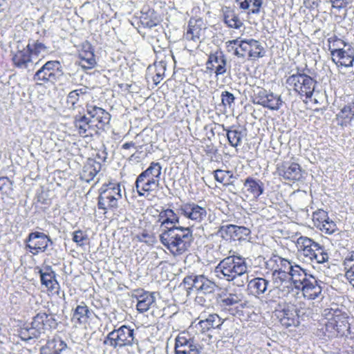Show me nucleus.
<instances>
[{
  "label": "nucleus",
  "instance_id": "obj_1",
  "mask_svg": "<svg viewBox=\"0 0 354 354\" xmlns=\"http://www.w3.org/2000/svg\"><path fill=\"white\" fill-rule=\"evenodd\" d=\"M161 233L160 243L174 255L187 252L193 241V230L189 227L176 226L178 215L171 209L162 210L158 216Z\"/></svg>",
  "mask_w": 354,
  "mask_h": 354
},
{
  "label": "nucleus",
  "instance_id": "obj_2",
  "mask_svg": "<svg viewBox=\"0 0 354 354\" xmlns=\"http://www.w3.org/2000/svg\"><path fill=\"white\" fill-rule=\"evenodd\" d=\"M215 272L220 279L234 281L237 286H243L248 281V266L240 256L225 257L217 265Z\"/></svg>",
  "mask_w": 354,
  "mask_h": 354
},
{
  "label": "nucleus",
  "instance_id": "obj_3",
  "mask_svg": "<svg viewBox=\"0 0 354 354\" xmlns=\"http://www.w3.org/2000/svg\"><path fill=\"white\" fill-rule=\"evenodd\" d=\"M326 321L321 328L324 335L329 338L344 335L350 329L348 316L345 312L335 308H327L322 312Z\"/></svg>",
  "mask_w": 354,
  "mask_h": 354
},
{
  "label": "nucleus",
  "instance_id": "obj_4",
  "mask_svg": "<svg viewBox=\"0 0 354 354\" xmlns=\"http://www.w3.org/2000/svg\"><path fill=\"white\" fill-rule=\"evenodd\" d=\"M161 172L160 163L152 162L146 170L138 175L135 185L139 196H145V192L149 194L158 189Z\"/></svg>",
  "mask_w": 354,
  "mask_h": 354
},
{
  "label": "nucleus",
  "instance_id": "obj_5",
  "mask_svg": "<svg viewBox=\"0 0 354 354\" xmlns=\"http://www.w3.org/2000/svg\"><path fill=\"white\" fill-rule=\"evenodd\" d=\"M296 245L298 252L307 261L324 263L329 259V255L325 247L310 238L303 236L299 237Z\"/></svg>",
  "mask_w": 354,
  "mask_h": 354
},
{
  "label": "nucleus",
  "instance_id": "obj_6",
  "mask_svg": "<svg viewBox=\"0 0 354 354\" xmlns=\"http://www.w3.org/2000/svg\"><path fill=\"white\" fill-rule=\"evenodd\" d=\"M103 344L113 348H122L138 344V341L135 338L134 329L129 326L122 325L109 333Z\"/></svg>",
  "mask_w": 354,
  "mask_h": 354
},
{
  "label": "nucleus",
  "instance_id": "obj_7",
  "mask_svg": "<svg viewBox=\"0 0 354 354\" xmlns=\"http://www.w3.org/2000/svg\"><path fill=\"white\" fill-rule=\"evenodd\" d=\"M63 68L57 60L46 62L34 75L33 80L37 84H55L63 76Z\"/></svg>",
  "mask_w": 354,
  "mask_h": 354
},
{
  "label": "nucleus",
  "instance_id": "obj_8",
  "mask_svg": "<svg viewBox=\"0 0 354 354\" xmlns=\"http://www.w3.org/2000/svg\"><path fill=\"white\" fill-rule=\"evenodd\" d=\"M183 284L188 294L196 291V294L209 297L214 293L217 286L203 274L189 275L184 278Z\"/></svg>",
  "mask_w": 354,
  "mask_h": 354
},
{
  "label": "nucleus",
  "instance_id": "obj_9",
  "mask_svg": "<svg viewBox=\"0 0 354 354\" xmlns=\"http://www.w3.org/2000/svg\"><path fill=\"white\" fill-rule=\"evenodd\" d=\"M286 84L287 87L309 99L315 90V82L309 75L297 71L286 78Z\"/></svg>",
  "mask_w": 354,
  "mask_h": 354
},
{
  "label": "nucleus",
  "instance_id": "obj_10",
  "mask_svg": "<svg viewBox=\"0 0 354 354\" xmlns=\"http://www.w3.org/2000/svg\"><path fill=\"white\" fill-rule=\"evenodd\" d=\"M178 213L196 223L205 221L207 216V208L203 203L189 202L183 203L178 208Z\"/></svg>",
  "mask_w": 354,
  "mask_h": 354
},
{
  "label": "nucleus",
  "instance_id": "obj_11",
  "mask_svg": "<svg viewBox=\"0 0 354 354\" xmlns=\"http://www.w3.org/2000/svg\"><path fill=\"white\" fill-rule=\"evenodd\" d=\"M75 130L82 138L93 137L99 134V127L85 114L79 113L73 116Z\"/></svg>",
  "mask_w": 354,
  "mask_h": 354
},
{
  "label": "nucleus",
  "instance_id": "obj_12",
  "mask_svg": "<svg viewBox=\"0 0 354 354\" xmlns=\"http://www.w3.org/2000/svg\"><path fill=\"white\" fill-rule=\"evenodd\" d=\"M26 248L33 255L40 252H44L48 246L52 243L51 239L44 233L39 232H30L26 239Z\"/></svg>",
  "mask_w": 354,
  "mask_h": 354
},
{
  "label": "nucleus",
  "instance_id": "obj_13",
  "mask_svg": "<svg viewBox=\"0 0 354 354\" xmlns=\"http://www.w3.org/2000/svg\"><path fill=\"white\" fill-rule=\"evenodd\" d=\"M272 281L273 288L270 290V292L276 293L279 297H286L292 290L289 274L276 270L272 271Z\"/></svg>",
  "mask_w": 354,
  "mask_h": 354
},
{
  "label": "nucleus",
  "instance_id": "obj_14",
  "mask_svg": "<svg viewBox=\"0 0 354 354\" xmlns=\"http://www.w3.org/2000/svg\"><path fill=\"white\" fill-rule=\"evenodd\" d=\"M274 313L280 324L286 328L297 326L299 323L297 309L293 305L280 306Z\"/></svg>",
  "mask_w": 354,
  "mask_h": 354
},
{
  "label": "nucleus",
  "instance_id": "obj_15",
  "mask_svg": "<svg viewBox=\"0 0 354 354\" xmlns=\"http://www.w3.org/2000/svg\"><path fill=\"white\" fill-rule=\"evenodd\" d=\"M243 299L241 294H229L221 299L220 306L230 315H236L246 306Z\"/></svg>",
  "mask_w": 354,
  "mask_h": 354
},
{
  "label": "nucleus",
  "instance_id": "obj_16",
  "mask_svg": "<svg viewBox=\"0 0 354 354\" xmlns=\"http://www.w3.org/2000/svg\"><path fill=\"white\" fill-rule=\"evenodd\" d=\"M198 319H200V321L196 327L201 333H205L211 329H221L225 320L216 313H211L207 315L205 313H201Z\"/></svg>",
  "mask_w": 354,
  "mask_h": 354
},
{
  "label": "nucleus",
  "instance_id": "obj_17",
  "mask_svg": "<svg viewBox=\"0 0 354 354\" xmlns=\"http://www.w3.org/2000/svg\"><path fill=\"white\" fill-rule=\"evenodd\" d=\"M332 60L336 64L345 67H350L353 66L354 62V49L348 46L346 49L344 48H332L329 47Z\"/></svg>",
  "mask_w": 354,
  "mask_h": 354
},
{
  "label": "nucleus",
  "instance_id": "obj_18",
  "mask_svg": "<svg viewBox=\"0 0 354 354\" xmlns=\"http://www.w3.org/2000/svg\"><path fill=\"white\" fill-rule=\"evenodd\" d=\"M86 107L91 120H94V124L99 127V131L104 130L109 124L111 115L104 109L95 105L87 104Z\"/></svg>",
  "mask_w": 354,
  "mask_h": 354
},
{
  "label": "nucleus",
  "instance_id": "obj_19",
  "mask_svg": "<svg viewBox=\"0 0 354 354\" xmlns=\"http://www.w3.org/2000/svg\"><path fill=\"white\" fill-rule=\"evenodd\" d=\"M256 103L271 110H278L282 104L281 97L265 89L260 90L255 97Z\"/></svg>",
  "mask_w": 354,
  "mask_h": 354
},
{
  "label": "nucleus",
  "instance_id": "obj_20",
  "mask_svg": "<svg viewBox=\"0 0 354 354\" xmlns=\"http://www.w3.org/2000/svg\"><path fill=\"white\" fill-rule=\"evenodd\" d=\"M205 30V24L201 19H191L184 35L185 39L194 43L201 42Z\"/></svg>",
  "mask_w": 354,
  "mask_h": 354
},
{
  "label": "nucleus",
  "instance_id": "obj_21",
  "mask_svg": "<svg viewBox=\"0 0 354 354\" xmlns=\"http://www.w3.org/2000/svg\"><path fill=\"white\" fill-rule=\"evenodd\" d=\"M206 64L207 69H215L216 77L224 75L227 72V59L222 51L210 54Z\"/></svg>",
  "mask_w": 354,
  "mask_h": 354
},
{
  "label": "nucleus",
  "instance_id": "obj_22",
  "mask_svg": "<svg viewBox=\"0 0 354 354\" xmlns=\"http://www.w3.org/2000/svg\"><path fill=\"white\" fill-rule=\"evenodd\" d=\"M188 336L187 333H181L176 337L175 354H193V351L200 353L196 346L194 344V340Z\"/></svg>",
  "mask_w": 354,
  "mask_h": 354
},
{
  "label": "nucleus",
  "instance_id": "obj_23",
  "mask_svg": "<svg viewBox=\"0 0 354 354\" xmlns=\"http://www.w3.org/2000/svg\"><path fill=\"white\" fill-rule=\"evenodd\" d=\"M278 174L284 179L299 180L302 177L300 165L295 162H284L277 168Z\"/></svg>",
  "mask_w": 354,
  "mask_h": 354
},
{
  "label": "nucleus",
  "instance_id": "obj_24",
  "mask_svg": "<svg viewBox=\"0 0 354 354\" xmlns=\"http://www.w3.org/2000/svg\"><path fill=\"white\" fill-rule=\"evenodd\" d=\"M154 292L143 290H136L133 294L137 300L136 308L140 313H145L155 306L156 297Z\"/></svg>",
  "mask_w": 354,
  "mask_h": 354
},
{
  "label": "nucleus",
  "instance_id": "obj_25",
  "mask_svg": "<svg viewBox=\"0 0 354 354\" xmlns=\"http://www.w3.org/2000/svg\"><path fill=\"white\" fill-rule=\"evenodd\" d=\"M299 290L301 291L304 297L309 300H314L322 297V288L313 275Z\"/></svg>",
  "mask_w": 354,
  "mask_h": 354
},
{
  "label": "nucleus",
  "instance_id": "obj_26",
  "mask_svg": "<svg viewBox=\"0 0 354 354\" xmlns=\"http://www.w3.org/2000/svg\"><path fill=\"white\" fill-rule=\"evenodd\" d=\"M295 262L282 258L278 255H274L268 261L267 265L272 271L283 272L290 274L294 267Z\"/></svg>",
  "mask_w": 354,
  "mask_h": 354
},
{
  "label": "nucleus",
  "instance_id": "obj_27",
  "mask_svg": "<svg viewBox=\"0 0 354 354\" xmlns=\"http://www.w3.org/2000/svg\"><path fill=\"white\" fill-rule=\"evenodd\" d=\"M289 274L292 286H294L296 289H299L309 277L312 276L308 274L306 270L296 263H294V267L292 268Z\"/></svg>",
  "mask_w": 354,
  "mask_h": 354
},
{
  "label": "nucleus",
  "instance_id": "obj_28",
  "mask_svg": "<svg viewBox=\"0 0 354 354\" xmlns=\"http://www.w3.org/2000/svg\"><path fill=\"white\" fill-rule=\"evenodd\" d=\"M30 50L26 46L22 49H18L13 55L12 60L13 64L19 68L26 69L32 62Z\"/></svg>",
  "mask_w": 354,
  "mask_h": 354
},
{
  "label": "nucleus",
  "instance_id": "obj_29",
  "mask_svg": "<svg viewBox=\"0 0 354 354\" xmlns=\"http://www.w3.org/2000/svg\"><path fill=\"white\" fill-rule=\"evenodd\" d=\"M41 284L49 290H55L59 288V283L55 279V273L51 266H46L39 270Z\"/></svg>",
  "mask_w": 354,
  "mask_h": 354
},
{
  "label": "nucleus",
  "instance_id": "obj_30",
  "mask_svg": "<svg viewBox=\"0 0 354 354\" xmlns=\"http://www.w3.org/2000/svg\"><path fill=\"white\" fill-rule=\"evenodd\" d=\"M101 168L102 165L99 162L93 159H88L86 164L84 166L82 173L81 174V178L89 183L94 179L101 170Z\"/></svg>",
  "mask_w": 354,
  "mask_h": 354
},
{
  "label": "nucleus",
  "instance_id": "obj_31",
  "mask_svg": "<svg viewBox=\"0 0 354 354\" xmlns=\"http://www.w3.org/2000/svg\"><path fill=\"white\" fill-rule=\"evenodd\" d=\"M247 283L248 290L255 296L266 293L270 284V281L263 277H255L250 281L248 280Z\"/></svg>",
  "mask_w": 354,
  "mask_h": 354
},
{
  "label": "nucleus",
  "instance_id": "obj_32",
  "mask_svg": "<svg viewBox=\"0 0 354 354\" xmlns=\"http://www.w3.org/2000/svg\"><path fill=\"white\" fill-rule=\"evenodd\" d=\"M354 118V102L344 105L337 114V124L341 127L348 126Z\"/></svg>",
  "mask_w": 354,
  "mask_h": 354
},
{
  "label": "nucleus",
  "instance_id": "obj_33",
  "mask_svg": "<svg viewBox=\"0 0 354 354\" xmlns=\"http://www.w3.org/2000/svg\"><path fill=\"white\" fill-rule=\"evenodd\" d=\"M66 347V344L61 339H53L41 348L40 354H62Z\"/></svg>",
  "mask_w": 354,
  "mask_h": 354
},
{
  "label": "nucleus",
  "instance_id": "obj_34",
  "mask_svg": "<svg viewBox=\"0 0 354 354\" xmlns=\"http://www.w3.org/2000/svg\"><path fill=\"white\" fill-rule=\"evenodd\" d=\"M118 205V201L109 193H105L101 191L98 196L97 207L99 209L104 210V214L108 209H116Z\"/></svg>",
  "mask_w": 354,
  "mask_h": 354
},
{
  "label": "nucleus",
  "instance_id": "obj_35",
  "mask_svg": "<svg viewBox=\"0 0 354 354\" xmlns=\"http://www.w3.org/2000/svg\"><path fill=\"white\" fill-rule=\"evenodd\" d=\"M84 48L85 49L82 50L79 54L81 60L80 64L82 68H92L96 64V62L94 53L91 50V46L90 44H87L84 46Z\"/></svg>",
  "mask_w": 354,
  "mask_h": 354
},
{
  "label": "nucleus",
  "instance_id": "obj_36",
  "mask_svg": "<svg viewBox=\"0 0 354 354\" xmlns=\"http://www.w3.org/2000/svg\"><path fill=\"white\" fill-rule=\"evenodd\" d=\"M244 186L247 192L255 198L261 196L264 191L263 183L260 180L254 179L251 177L245 180Z\"/></svg>",
  "mask_w": 354,
  "mask_h": 354
},
{
  "label": "nucleus",
  "instance_id": "obj_37",
  "mask_svg": "<svg viewBox=\"0 0 354 354\" xmlns=\"http://www.w3.org/2000/svg\"><path fill=\"white\" fill-rule=\"evenodd\" d=\"M91 313L92 312L88 306L84 302H81L74 310L73 319H77V323L80 324H85L87 322L88 319L91 317Z\"/></svg>",
  "mask_w": 354,
  "mask_h": 354
},
{
  "label": "nucleus",
  "instance_id": "obj_38",
  "mask_svg": "<svg viewBox=\"0 0 354 354\" xmlns=\"http://www.w3.org/2000/svg\"><path fill=\"white\" fill-rule=\"evenodd\" d=\"M248 55L252 59H256L264 56V48L261 43L255 39H248Z\"/></svg>",
  "mask_w": 354,
  "mask_h": 354
},
{
  "label": "nucleus",
  "instance_id": "obj_39",
  "mask_svg": "<svg viewBox=\"0 0 354 354\" xmlns=\"http://www.w3.org/2000/svg\"><path fill=\"white\" fill-rule=\"evenodd\" d=\"M345 276L354 287V251L348 254L344 261Z\"/></svg>",
  "mask_w": 354,
  "mask_h": 354
},
{
  "label": "nucleus",
  "instance_id": "obj_40",
  "mask_svg": "<svg viewBox=\"0 0 354 354\" xmlns=\"http://www.w3.org/2000/svg\"><path fill=\"white\" fill-rule=\"evenodd\" d=\"M245 136V130L232 129L227 130V137L230 145L236 147L241 145L243 138Z\"/></svg>",
  "mask_w": 354,
  "mask_h": 354
},
{
  "label": "nucleus",
  "instance_id": "obj_41",
  "mask_svg": "<svg viewBox=\"0 0 354 354\" xmlns=\"http://www.w3.org/2000/svg\"><path fill=\"white\" fill-rule=\"evenodd\" d=\"M88 88L83 86L80 88L73 90L71 91L66 100V103L70 106V109H75L77 108V103L78 102L81 96L87 93Z\"/></svg>",
  "mask_w": 354,
  "mask_h": 354
},
{
  "label": "nucleus",
  "instance_id": "obj_42",
  "mask_svg": "<svg viewBox=\"0 0 354 354\" xmlns=\"http://www.w3.org/2000/svg\"><path fill=\"white\" fill-rule=\"evenodd\" d=\"M41 331L38 327L32 326L30 328H22L19 332V336L20 338L25 342L30 340L32 339H37L40 337Z\"/></svg>",
  "mask_w": 354,
  "mask_h": 354
},
{
  "label": "nucleus",
  "instance_id": "obj_43",
  "mask_svg": "<svg viewBox=\"0 0 354 354\" xmlns=\"http://www.w3.org/2000/svg\"><path fill=\"white\" fill-rule=\"evenodd\" d=\"M224 22L228 27L235 29H239L243 25L238 15L230 8L224 12Z\"/></svg>",
  "mask_w": 354,
  "mask_h": 354
},
{
  "label": "nucleus",
  "instance_id": "obj_44",
  "mask_svg": "<svg viewBox=\"0 0 354 354\" xmlns=\"http://www.w3.org/2000/svg\"><path fill=\"white\" fill-rule=\"evenodd\" d=\"M214 178L216 181L226 185L232 184V179L234 178V177L230 171L217 169L214 171Z\"/></svg>",
  "mask_w": 354,
  "mask_h": 354
},
{
  "label": "nucleus",
  "instance_id": "obj_45",
  "mask_svg": "<svg viewBox=\"0 0 354 354\" xmlns=\"http://www.w3.org/2000/svg\"><path fill=\"white\" fill-rule=\"evenodd\" d=\"M239 3V6L241 9H248L250 6H252L251 12L252 14H258L260 8L261 7L263 0H236Z\"/></svg>",
  "mask_w": 354,
  "mask_h": 354
},
{
  "label": "nucleus",
  "instance_id": "obj_46",
  "mask_svg": "<svg viewBox=\"0 0 354 354\" xmlns=\"http://www.w3.org/2000/svg\"><path fill=\"white\" fill-rule=\"evenodd\" d=\"M236 225H222L219 230L218 234L220 236L225 240L236 239Z\"/></svg>",
  "mask_w": 354,
  "mask_h": 354
},
{
  "label": "nucleus",
  "instance_id": "obj_47",
  "mask_svg": "<svg viewBox=\"0 0 354 354\" xmlns=\"http://www.w3.org/2000/svg\"><path fill=\"white\" fill-rule=\"evenodd\" d=\"M101 191L105 193H109V194L114 196V198H116L118 201L122 198V190L120 183H109L106 185V188H102Z\"/></svg>",
  "mask_w": 354,
  "mask_h": 354
},
{
  "label": "nucleus",
  "instance_id": "obj_48",
  "mask_svg": "<svg viewBox=\"0 0 354 354\" xmlns=\"http://www.w3.org/2000/svg\"><path fill=\"white\" fill-rule=\"evenodd\" d=\"M49 315H47L46 313H37L33 318L32 322V326L38 327L39 329L44 333L45 328L47 327V320L48 319Z\"/></svg>",
  "mask_w": 354,
  "mask_h": 354
},
{
  "label": "nucleus",
  "instance_id": "obj_49",
  "mask_svg": "<svg viewBox=\"0 0 354 354\" xmlns=\"http://www.w3.org/2000/svg\"><path fill=\"white\" fill-rule=\"evenodd\" d=\"M27 47L30 50V53L36 56L48 52V48L39 41H34L32 44L29 43Z\"/></svg>",
  "mask_w": 354,
  "mask_h": 354
},
{
  "label": "nucleus",
  "instance_id": "obj_50",
  "mask_svg": "<svg viewBox=\"0 0 354 354\" xmlns=\"http://www.w3.org/2000/svg\"><path fill=\"white\" fill-rule=\"evenodd\" d=\"M328 218V213L323 209H318L313 214V222L317 229Z\"/></svg>",
  "mask_w": 354,
  "mask_h": 354
},
{
  "label": "nucleus",
  "instance_id": "obj_51",
  "mask_svg": "<svg viewBox=\"0 0 354 354\" xmlns=\"http://www.w3.org/2000/svg\"><path fill=\"white\" fill-rule=\"evenodd\" d=\"M136 239L140 242H143L149 245H152L156 243L155 236L150 232L147 231H142V232L136 235Z\"/></svg>",
  "mask_w": 354,
  "mask_h": 354
},
{
  "label": "nucleus",
  "instance_id": "obj_52",
  "mask_svg": "<svg viewBox=\"0 0 354 354\" xmlns=\"http://www.w3.org/2000/svg\"><path fill=\"white\" fill-rule=\"evenodd\" d=\"M318 229L326 234H332L337 230L336 223L330 218L328 221H326Z\"/></svg>",
  "mask_w": 354,
  "mask_h": 354
},
{
  "label": "nucleus",
  "instance_id": "obj_53",
  "mask_svg": "<svg viewBox=\"0 0 354 354\" xmlns=\"http://www.w3.org/2000/svg\"><path fill=\"white\" fill-rule=\"evenodd\" d=\"M239 47L234 49V55L238 57L244 58L245 53L248 52V39L241 40L239 44Z\"/></svg>",
  "mask_w": 354,
  "mask_h": 354
},
{
  "label": "nucleus",
  "instance_id": "obj_54",
  "mask_svg": "<svg viewBox=\"0 0 354 354\" xmlns=\"http://www.w3.org/2000/svg\"><path fill=\"white\" fill-rule=\"evenodd\" d=\"M234 100H235V97L234 96V95L227 91H223L222 93H221V101H222V104L224 105V106H228L229 107H231L232 104H234Z\"/></svg>",
  "mask_w": 354,
  "mask_h": 354
},
{
  "label": "nucleus",
  "instance_id": "obj_55",
  "mask_svg": "<svg viewBox=\"0 0 354 354\" xmlns=\"http://www.w3.org/2000/svg\"><path fill=\"white\" fill-rule=\"evenodd\" d=\"M72 239L79 246H82L84 245L85 241L87 240V235L85 234L82 230H77L73 233Z\"/></svg>",
  "mask_w": 354,
  "mask_h": 354
},
{
  "label": "nucleus",
  "instance_id": "obj_56",
  "mask_svg": "<svg viewBox=\"0 0 354 354\" xmlns=\"http://www.w3.org/2000/svg\"><path fill=\"white\" fill-rule=\"evenodd\" d=\"M328 41L330 44H332L333 48H344V47H348V46H349L344 40L337 38V36H333L328 38Z\"/></svg>",
  "mask_w": 354,
  "mask_h": 354
},
{
  "label": "nucleus",
  "instance_id": "obj_57",
  "mask_svg": "<svg viewBox=\"0 0 354 354\" xmlns=\"http://www.w3.org/2000/svg\"><path fill=\"white\" fill-rule=\"evenodd\" d=\"M158 67H159V68L158 69V72L156 73V75L153 77V81L156 85H158L160 83V82L162 80L165 71V66L161 63L158 64Z\"/></svg>",
  "mask_w": 354,
  "mask_h": 354
},
{
  "label": "nucleus",
  "instance_id": "obj_58",
  "mask_svg": "<svg viewBox=\"0 0 354 354\" xmlns=\"http://www.w3.org/2000/svg\"><path fill=\"white\" fill-rule=\"evenodd\" d=\"M236 230V239H241L243 235H248L250 233L249 229L245 227L237 226Z\"/></svg>",
  "mask_w": 354,
  "mask_h": 354
},
{
  "label": "nucleus",
  "instance_id": "obj_59",
  "mask_svg": "<svg viewBox=\"0 0 354 354\" xmlns=\"http://www.w3.org/2000/svg\"><path fill=\"white\" fill-rule=\"evenodd\" d=\"M11 182L7 177L0 178V191H6L7 188H10Z\"/></svg>",
  "mask_w": 354,
  "mask_h": 354
},
{
  "label": "nucleus",
  "instance_id": "obj_60",
  "mask_svg": "<svg viewBox=\"0 0 354 354\" xmlns=\"http://www.w3.org/2000/svg\"><path fill=\"white\" fill-rule=\"evenodd\" d=\"M333 8L340 10L346 6V0H330Z\"/></svg>",
  "mask_w": 354,
  "mask_h": 354
},
{
  "label": "nucleus",
  "instance_id": "obj_61",
  "mask_svg": "<svg viewBox=\"0 0 354 354\" xmlns=\"http://www.w3.org/2000/svg\"><path fill=\"white\" fill-rule=\"evenodd\" d=\"M47 322V327L49 328H56L58 325L57 320L53 315H49Z\"/></svg>",
  "mask_w": 354,
  "mask_h": 354
},
{
  "label": "nucleus",
  "instance_id": "obj_62",
  "mask_svg": "<svg viewBox=\"0 0 354 354\" xmlns=\"http://www.w3.org/2000/svg\"><path fill=\"white\" fill-rule=\"evenodd\" d=\"M203 295L196 294V297L195 298V301L198 304L201 306H205L206 303V299L203 297Z\"/></svg>",
  "mask_w": 354,
  "mask_h": 354
},
{
  "label": "nucleus",
  "instance_id": "obj_63",
  "mask_svg": "<svg viewBox=\"0 0 354 354\" xmlns=\"http://www.w3.org/2000/svg\"><path fill=\"white\" fill-rule=\"evenodd\" d=\"M240 41H238V39H234V40H232V41H229L227 42V46L228 48V50H231V49H233L234 48V46H232L233 44L234 45H236L239 44Z\"/></svg>",
  "mask_w": 354,
  "mask_h": 354
},
{
  "label": "nucleus",
  "instance_id": "obj_64",
  "mask_svg": "<svg viewBox=\"0 0 354 354\" xmlns=\"http://www.w3.org/2000/svg\"><path fill=\"white\" fill-rule=\"evenodd\" d=\"M136 144L133 142H125L122 145V148L123 149H129L131 147H135Z\"/></svg>",
  "mask_w": 354,
  "mask_h": 354
}]
</instances>
